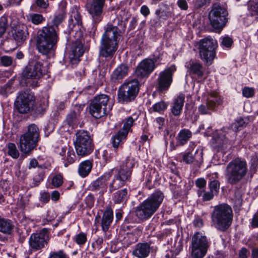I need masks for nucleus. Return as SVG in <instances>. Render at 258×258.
Returning a JSON list of instances; mask_svg holds the SVG:
<instances>
[{
	"label": "nucleus",
	"mask_w": 258,
	"mask_h": 258,
	"mask_svg": "<svg viewBox=\"0 0 258 258\" xmlns=\"http://www.w3.org/2000/svg\"><path fill=\"white\" fill-rule=\"evenodd\" d=\"M164 198L162 192L160 190L155 191L136 207V216L142 221L149 219L158 210Z\"/></svg>",
	"instance_id": "f257e3e1"
},
{
	"label": "nucleus",
	"mask_w": 258,
	"mask_h": 258,
	"mask_svg": "<svg viewBox=\"0 0 258 258\" xmlns=\"http://www.w3.org/2000/svg\"><path fill=\"white\" fill-rule=\"evenodd\" d=\"M58 40L57 30L52 26H47L42 28L36 39L38 51L43 54H47L56 48Z\"/></svg>",
	"instance_id": "f03ea898"
},
{
	"label": "nucleus",
	"mask_w": 258,
	"mask_h": 258,
	"mask_svg": "<svg viewBox=\"0 0 258 258\" xmlns=\"http://www.w3.org/2000/svg\"><path fill=\"white\" fill-rule=\"evenodd\" d=\"M247 173L246 162L240 158L230 161L225 170V180L227 183L236 185L242 180Z\"/></svg>",
	"instance_id": "7ed1b4c3"
},
{
	"label": "nucleus",
	"mask_w": 258,
	"mask_h": 258,
	"mask_svg": "<svg viewBox=\"0 0 258 258\" xmlns=\"http://www.w3.org/2000/svg\"><path fill=\"white\" fill-rule=\"evenodd\" d=\"M213 225L220 231H225L231 224L232 211L227 204H221L214 207L212 214Z\"/></svg>",
	"instance_id": "20e7f679"
},
{
	"label": "nucleus",
	"mask_w": 258,
	"mask_h": 258,
	"mask_svg": "<svg viewBox=\"0 0 258 258\" xmlns=\"http://www.w3.org/2000/svg\"><path fill=\"white\" fill-rule=\"evenodd\" d=\"M39 140V130L34 124L29 125L27 131L21 135L19 148L25 154H29L37 146Z\"/></svg>",
	"instance_id": "39448f33"
},
{
	"label": "nucleus",
	"mask_w": 258,
	"mask_h": 258,
	"mask_svg": "<svg viewBox=\"0 0 258 258\" xmlns=\"http://www.w3.org/2000/svg\"><path fill=\"white\" fill-rule=\"evenodd\" d=\"M47 72V68L41 61L32 62L23 72V77L27 86L36 87L40 77Z\"/></svg>",
	"instance_id": "423d86ee"
},
{
	"label": "nucleus",
	"mask_w": 258,
	"mask_h": 258,
	"mask_svg": "<svg viewBox=\"0 0 258 258\" xmlns=\"http://www.w3.org/2000/svg\"><path fill=\"white\" fill-rule=\"evenodd\" d=\"M76 135L74 144L77 155L84 157L90 155L94 149L93 140L90 133L86 131L80 130Z\"/></svg>",
	"instance_id": "0eeeda50"
},
{
	"label": "nucleus",
	"mask_w": 258,
	"mask_h": 258,
	"mask_svg": "<svg viewBox=\"0 0 258 258\" xmlns=\"http://www.w3.org/2000/svg\"><path fill=\"white\" fill-rule=\"evenodd\" d=\"M124 14V11L119 9L114 14L112 13L110 21L104 27V33L117 38L120 36L125 29V23L123 20Z\"/></svg>",
	"instance_id": "6e6552de"
},
{
	"label": "nucleus",
	"mask_w": 258,
	"mask_h": 258,
	"mask_svg": "<svg viewBox=\"0 0 258 258\" xmlns=\"http://www.w3.org/2000/svg\"><path fill=\"white\" fill-rule=\"evenodd\" d=\"M210 243L207 237L202 233H195L191 237L189 246L192 258H203L207 253Z\"/></svg>",
	"instance_id": "1a4fd4ad"
},
{
	"label": "nucleus",
	"mask_w": 258,
	"mask_h": 258,
	"mask_svg": "<svg viewBox=\"0 0 258 258\" xmlns=\"http://www.w3.org/2000/svg\"><path fill=\"white\" fill-rule=\"evenodd\" d=\"M218 46L217 41L208 37L201 39L199 42V55L206 65L212 64L216 56L215 49Z\"/></svg>",
	"instance_id": "9d476101"
},
{
	"label": "nucleus",
	"mask_w": 258,
	"mask_h": 258,
	"mask_svg": "<svg viewBox=\"0 0 258 258\" xmlns=\"http://www.w3.org/2000/svg\"><path fill=\"white\" fill-rule=\"evenodd\" d=\"M139 91V82L134 79L125 82L118 91V100L121 103H125L134 100Z\"/></svg>",
	"instance_id": "9b49d317"
},
{
	"label": "nucleus",
	"mask_w": 258,
	"mask_h": 258,
	"mask_svg": "<svg viewBox=\"0 0 258 258\" xmlns=\"http://www.w3.org/2000/svg\"><path fill=\"white\" fill-rule=\"evenodd\" d=\"M228 12L222 6L214 4L209 13V20L212 27L216 30H222L228 21Z\"/></svg>",
	"instance_id": "f8f14e48"
},
{
	"label": "nucleus",
	"mask_w": 258,
	"mask_h": 258,
	"mask_svg": "<svg viewBox=\"0 0 258 258\" xmlns=\"http://www.w3.org/2000/svg\"><path fill=\"white\" fill-rule=\"evenodd\" d=\"M108 100V96L105 94L95 96L89 105V112L91 115L96 118L105 115L111 109L107 106Z\"/></svg>",
	"instance_id": "ddd939ff"
},
{
	"label": "nucleus",
	"mask_w": 258,
	"mask_h": 258,
	"mask_svg": "<svg viewBox=\"0 0 258 258\" xmlns=\"http://www.w3.org/2000/svg\"><path fill=\"white\" fill-rule=\"evenodd\" d=\"M35 101L34 94L32 92H21L15 101V108L20 113H27L33 110Z\"/></svg>",
	"instance_id": "4468645a"
},
{
	"label": "nucleus",
	"mask_w": 258,
	"mask_h": 258,
	"mask_svg": "<svg viewBox=\"0 0 258 258\" xmlns=\"http://www.w3.org/2000/svg\"><path fill=\"white\" fill-rule=\"evenodd\" d=\"M117 38L104 32L100 43V55L104 57H112L118 47Z\"/></svg>",
	"instance_id": "2eb2a0df"
},
{
	"label": "nucleus",
	"mask_w": 258,
	"mask_h": 258,
	"mask_svg": "<svg viewBox=\"0 0 258 258\" xmlns=\"http://www.w3.org/2000/svg\"><path fill=\"white\" fill-rule=\"evenodd\" d=\"M176 71L175 66H171L161 72L157 79L158 89L160 92L167 91L173 81V75Z\"/></svg>",
	"instance_id": "dca6fc26"
},
{
	"label": "nucleus",
	"mask_w": 258,
	"mask_h": 258,
	"mask_svg": "<svg viewBox=\"0 0 258 258\" xmlns=\"http://www.w3.org/2000/svg\"><path fill=\"white\" fill-rule=\"evenodd\" d=\"M48 240V230L46 228H43L39 232L31 235L29 239V244L31 250H39L45 246Z\"/></svg>",
	"instance_id": "f3484780"
},
{
	"label": "nucleus",
	"mask_w": 258,
	"mask_h": 258,
	"mask_svg": "<svg viewBox=\"0 0 258 258\" xmlns=\"http://www.w3.org/2000/svg\"><path fill=\"white\" fill-rule=\"evenodd\" d=\"M105 2V0H92L87 4V10L94 23H98L102 21L103 8Z\"/></svg>",
	"instance_id": "a211bd4d"
},
{
	"label": "nucleus",
	"mask_w": 258,
	"mask_h": 258,
	"mask_svg": "<svg viewBox=\"0 0 258 258\" xmlns=\"http://www.w3.org/2000/svg\"><path fill=\"white\" fill-rule=\"evenodd\" d=\"M231 130L233 131V127H231V125L229 127H223L220 131L216 139V142L218 144L217 147L221 148L224 151L231 147L232 143L230 140L232 138H234L236 137V135H234L230 132V131Z\"/></svg>",
	"instance_id": "6ab92c4d"
},
{
	"label": "nucleus",
	"mask_w": 258,
	"mask_h": 258,
	"mask_svg": "<svg viewBox=\"0 0 258 258\" xmlns=\"http://www.w3.org/2000/svg\"><path fill=\"white\" fill-rule=\"evenodd\" d=\"M82 23L81 16L79 13L78 9L76 7L73 8L68 24L70 34L74 35V32H76L79 37H81L80 29Z\"/></svg>",
	"instance_id": "aec40b11"
},
{
	"label": "nucleus",
	"mask_w": 258,
	"mask_h": 258,
	"mask_svg": "<svg viewBox=\"0 0 258 258\" xmlns=\"http://www.w3.org/2000/svg\"><path fill=\"white\" fill-rule=\"evenodd\" d=\"M156 60L147 58L143 60L136 70V74L138 77H148L155 69Z\"/></svg>",
	"instance_id": "412c9836"
},
{
	"label": "nucleus",
	"mask_w": 258,
	"mask_h": 258,
	"mask_svg": "<svg viewBox=\"0 0 258 258\" xmlns=\"http://www.w3.org/2000/svg\"><path fill=\"white\" fill-rule=\"evenodd\" d=\"M113 210L110 207H107L104 211L100 220L99 215L96 216L95 224H100L102 231L105 233L108 231L113 222Z\"/></svg>",
	"instance_id": "4be33fe9"
},
{
	"label": "nucleus",
	"mask_w": 258,
	"mask_h": 258,
	"mask_svg": "<svg viewBox=\"0 0 258 258\" xmlns=\"http://www.w3.org/2000/svg\"><path fill=\"white\" fill-rule=\"evenodd\" d=\"M78 38L72 44L69 56L70 61L73 64H76L79 62V58L83 55L84 52L82 43L79 39L80 37L78 36Z\"/></svg>",
	"instance_id": "5701e85b"
},
{
	"label": "nucleus",
	"mask_w": 258,
	"mask_h": 258,
	"mask_svg": "<svg viewBox=\"0 0 258 258\" xmlns=\"http://www.w3.org/2000/svg\"><path fill=\"white\" fill-rule=\"evenodd\" d=\"M182 161L186 164L195 163L200 167L203 162V152L198 150L195 151L189 150L182 155Z\"/></svg>",
	"instance_id": "b1692460"
},
{
	"label": "nucleus",
	"mask_w": 258,
	"mask_h": 258,
	"mask_svg": "<svg viewBox=\"0 0 258 258\" xmlns=\"http://www.w3.org/2000/svg\"><path fill=\"white\" fill-rule=\"evenodd\" d=\"M185 67L187 69V73L192 77H196L197 79L201 80L205 78V68L202 64L197 62H189L186 63Z\"/></svg>",
	"instance_id": "393cba45"
},
{
	"label": "nucleus",
	"mask_w": 258,
	"mask_h": 258,
	"mask_svg": "<svg viewBox=\"0 0 258 258\" xmlns=\"http://www.w3.org/2000/svg\"><path fill=\"white\" fill-rule=\"evenodd\" d=\"M135 165L133 158H127L125 163H123L118 170L116 175L118 178H120L125 182L130 180L132 174V169Z\"/></svg>",
	"instance_id": "a878e982"
},
{
	"label": "nucleus",
	"mask_w": 258,
	"mask_h": 258,
	"mask_svg": "<svg viewBox=\"0 0 258 258\" xmlns=\"http://www.w3.org/2000/svg\"><path fill=\"white\" fill-rule=\"evenodd\" d=\"M112 172L113 170H111L93 181L92 183V190H100L102 193L105 191L107 187V181L111 177Z\"/></svg>",
	"instance_id": "bb28decb"
},
{
	"label": "nucleus",
	"mask_w": 258,
	"mask_h": 258,
	"mask_svg": "<svg viewBox=\"0 0 258 258\" xmlns=\"http://www.w3.org/2000/svg\"><path fill=\"white\" fill-rule=\"evenodd\" d=\"M128 70L129 68L127 65L120 64L112 73L110 76L111 82L114 84L120 83L127 75Z\"/></svg>",
	"instance_id": "cd10ccee"
},
{
	"label": "nucleus",
	"mask_w": 258,
	"mask_h": 258,
	"mask_svg": "<svg viewBox=\"0 0 258 258\" xmlns=\"http://www.w3.org/2000/svg\"><path fill=\"white\" fill-rule=\"evenodd\" d=\"M151 251V247L147 243H139L136 245L132 254L138 258H146Z\"/></svg>",
	"instance_id": "c85d7f7f"
},
{
	"label": "nucleus",
	"mask_w": 258,
	"mask_h": 258,
	"mask_svg": "<svg viewBox=\"0 0 258 258\" xmlns=\"http://www.w3.org/2000/svg\"><path fill=\"white\" fill-rule=\"evenodd\" d=\"M29 35L28 28L24 24H20L16 27L13 37L17 43H22L25 41Z\"/></svg>",
	"instance_id": "c756f323"
},
{
	"label": "nucleus",
	"mask_w": 258,
	"mask_h": 258,
	"mask_svg": "<svg viewBox=\"0 0 258 258\" xmlns=\"http://www.w3.org/2000/svg\"><path fill=\"white\" fill-rule=\"evenodd\" d=\"M185 99V95L179 93L173 100L171 108L172 114L175 116H179L181 113Z\"/></svg>",
	"instance_id": "7c9ffc66"
},
{
	"label": "nucleus",
	"mask_w": 258,
	"mask_h": 258,
	"mask_svg": "<svg viewBox=\"0 0 258 258\" xmlns=\"http://www.w3.org/2000/svg\"><path fill=\"white\" fill-rule=\"evenodd\" d=\"M127 136L126 132L124 133L119 130L111 137V143L115 152L117 149L122 148V144L125 141Z\"/></svg>",
	"instance_id": "2f4dec72"
},
{
	"label": "nucleus",
	"mask_w": 258,
	"mask_h": 258,
	"mask_svg": "<svg viewBox=\"0 0 258 258\" xmlns=\"http://www.w3.org/2000/svg\"><path fill=\"white\" fill-rule=\"evenodd\" d=\"M192 133L188 129L184 128L178 133L177 137V145L183 146L191 138Z\"/></svg>",
	"instance_id": "473e14b6"
},
{
	"label": "nucleus",
	"mask_w": 258,
	"mask_h": 258,
	"mask_svg": "<svg viewBox=\"0 0 258 258\" xmlns=\"http://www.w3.org/2000/svg\"><path fill=\"white\" fill-rule=\"evenodd\" d=\"M59 154L62 156H64V165L66 167L73 163L75 161L76 155L72 148H69L66 154V150L63 148Z\"/></svg>",
	"instance_id": "72a5a7b5"
},
{
	"label": "nucleus",
	"mask_w": 258,
	"mask_h": 258,
	"mask_svg": "<svg viewBox=\"0 0 258 258\" xmlns=\"http://www.w3.org/2000/svg\"><path fill=\"white\" fill-rule=\"evenodd\" d=\"M14 227V224L11 220L0 216V232L10 234L13 231Z\"/></svg>",
	"instance_id": "f704fd0d"
},
{
	"label": "nucleus",
	"mask_w": 258,
	"mask_h": 258,
	"mask_svg": "<svg viewBox=\"0 0 258 258\" xmlns=\"http://www.w3.org/2000/svg\"><path fill=\"white\" fill-rule=\"evenodd\" d=\"M92 168V163L88 160L81 162L78 168L79 174L82 177L87 176Z\"/></svg>",
	"instance_id": "c9c22d12"
},
{
	"label": "nucleus",
	"mask_w": 258,
	"mask_h": 258,
	"mask_svg": "<svg viewBox=\"0 0 258 258\" xmlns=\"http://www.w3.org/2000/svg\"><path fill=\"white\" fill-rule=\"evenodd\" d=\"M66 17V12L63 9H61L60 11L55 13L54 15V17L51 21L52 25H51L52 27L54 28L57 30L58 33L57 27L60 25L62 22L64 20ZM50 26V25H49Z\"/></svg>",
	"instance_id": "e433bc0d"
},
{
	"label": "nucleus",
	"mask_w": 258,
	"mask_h": 258,
	"mask_svg": "<svg viewBox=\"0 0 258 258\" xmlns=\"http://www.w3.org/2000/svg\"><path fill=\"white\" fill-rule=\"evenodd\" d=\"M127 198V191L126 189H123L115 192L112 200L115 203L120 204L125 202Z\"/></svg>",
	"instance_id": "4c0bfd02"
},
{
	"label": "nucleus",
	"mask_w": 258,
	"mask_h": 258,
	"mask_svg": "<svg viewBox=\"0 0 258 258\" xmlns=\"http://www.w3.org/2000/svg\"><path fill=\"white\" fill-rule=\"evenodd\" d=\"M27 19L34 25H39L45 21V18L41 14L30 13L27 16Z\"/></svg>",
	"instance_id": "58836bf2"
},
{
	"label": "nucleus",
	"mask_w": 258,
	"mask_h": 258,
	"mask_svg": "<svg viewBox=\"0 0 258 258\" xmlns=\"http://www.w3.org/2000/svg\"><path fill=\"white\" fill-rule=\"evenodd\" d=\"M197 195L199 200L202 202L209 201L212 200L215 195L210 191H206L205 189H198Z\"/></svg>",
	"instance_id": "ea45409f"
},
{
	"label": "nucleus",
	"mask_w": 258,
	"mask_h": 258,
	"mask_svg": "<svg viewBox=\"0 0 258 258\" xmlns=\"http://www.w3.org/2000/svg\"><path fill=\"white\" fill-rule=\"evenodd\" d=\"M125 182V181L120 178H118V176L116 175L109 185L110 192H112L113 190L122 186Z\"/></svg>",
	"instance_id": "a19ab883"
},
{
	"label": "nucleus",
	"mask_w": 258,
	"mask_h": 258,
	"mask_svg": "<svg viewBox=\"0 0 258 258\" xmlns=\"http://www.w3.org/2000/svg\"><path fill=\"white\" fill-rule=\"evenodd\" d=\"M135 119H134L132 116H128L125 118L122 121L123 126L120 130L123 133H126V135H128L129 132L131 131V127L133 126Z\"/></svg>",
	"instance_id": "79ce46f5"
},
{
	"label": "nucleus",
	"mask_w": 258,
	"mask_h": 258,
	"mask_svg": "<svg viewBox=\"0 0 258 258\" xmlns=\"http://www.w3.org/2000/svg\"><path fill=\"white\" fill-rule=\"evenodd\" d=\"M207 101L209 104L213 105V107L215 108L217 105L220 104L221 101L220 96L217 92L211 93L207 98Z\"/></svg>",
	"instance_id": "37998d69"
},
{
	"label": "nucleus",
	"mask_w": 258,
	"mask_h": 258,
	"mask_svg": "<svg viewBox=\"0 0 258 258\" xmlns=\"http://www.w3.org/2000/svg\"><path fill=\"white\" fill-rule=\"evenodd\" d=\"M8 154L14 159H17L19 156V152L15 144L10 143L7 145Z\"/></svg>",
	"instance_id": "c03bdc74"
},
{
	"label": "nucleus",
	"mask_w": 258,
	"mask_h": 258,
	"mask_svg": "<svg viewBox=\"0 0 258 258\" xmlns=\"http://www.w3.org/2000/svg\"><path fill=\"white\" fill-rule=\"evenodd\" d=\"M214 109L213 105L209 104V102L206 101L205 103H203L199 107L198 110L201 114H210Z\"/></svg>",
	"instance_id": "a18cd8bd"
},
{
	"label": "nucleus",
	"mask_w": 258,
	"mask_h": 258,
	"mask_svg": "<svg viewBox=\"0 0 258 258\" xmlns=\"http://www.w3.org/2000/svg\"><path fill=\"white\" fill-rule=\"evenodd\" d=\"M77 114L75 111L71 112L67 117L66 121L69 126L74 127L77 123Z\"/></svg>",
	"instance_id": "49530a36"
},
{
	"label": "nucleus",
	"mask_w": 258,
	"mask_h": 258,
	"mask_svg": "<svg viewBox=\"0 0 258 258\" xmlns=\"http://www.w3.org/2000/svg\"><path fill=\"white\" fill-rule=\"evenodd\" d=\"M245 124V121L241 118H238L236 121L231 124V127H233V131H230V132L234 135H236V132L239 130V128L242 127Z\"/></svg>",
	"instance_id": "de8ad7c7"
},
{
	"label": "nucleus",
	"mask_w": 258,
	"mask_h": 258,
	"mask_svg": "<svg viewBox=\"0 0 258 258\" xmlns=\"http://www.w3.org/2000/svg\"><path fill=\"white\" fill-rule=\"evenodd\" d=\"M209 186L210 191L216 195L218 193L219 190L220 182L217 180H213L209 183Z\"/></svg>",
	"instance_id": "09e8293b"
},
{
	"label": "nucleus",
	"mask_w": 258,
	"mask_h": 258,
	"mask_svg": "<svg viewBox=\"0 0 258 258\" xmlns=\"http://www.w3.org/2000/svg\"><path fill=\"white\" fill-rule=\"evenodd\" d=\"M248 10L252 16H258V1H252L248 4Z\"/></svg>",
	"instance_id": "8fccbe9b"
},
{
	"label": "nucleus",
	"mask_w": 258,
	"mask_h": 258,
	"mask_svg": "<svg viewBox=\"0 0 258 258\" xmlns=\"http://www.w3.org/2000/svg\"><path fill=\"white\" fill-rule=\"evenodd\" d=\"M48 101L47 98H43L41 101L38 106L37 107V111L40 113H42L48 107Z\"/></svg>",
	"instance_id": "3c124183"
},
{
	"label": "nucleus",
	"mask_w": 258,
	"mask_h": 258,
	"mask_svg": "<svg viewBox=\"0 0 258 258\" xmlns=\"http://www.w3.org/2000/svg\"><path fill=\"white\" fill-rule=\"evenodd\" d=\"M48 258H69V256L62 250L52 251Z\"/></svg>",
	"instance_id": "603ef678"
},
{
	"label": "nucleus",
	"mask_w": 258,
	"mask_h": 258,
	"mask_svg": "<svg viewBox=\"0 0 258 258\" xmlns=\"http://www.w3.org/2000/svg\"><path fill=\"white\" fill-rule=\"evenodd\" d=\"M63 182L62 176L60 174L55 175L51 180L52 185L54 187H58L60 186Z\"/></svg>",
	"instance_id": "864d4df0"
},
{
	"label": "nucleus",
	"mask_w": 258,
	"mask_h": 258,
	"mask_svg": "<svg viewBox=\"0 0 258 258\" xmlns=\"http://www.w3.org/2000/svg\"><path fill=\"white\" fill-rule=\"evenodd\" d=\"M167 105L163 101H160L155 104L152 108L154 111L161 112L167 108Z\"/></svg>",
	"instance_id": "5fc2aeb1"
},
{
	"label": "nucleus",
	"mask_w": 258,
	"mask_h": 258,
	"mask_svg": "<svg viewBox=\"0 0 258 258\" xmlns=\"http://www.w3.org/2000/svg\"><path fill=\"white\" fill-rule=\"evenodd\" d=\"M75 241L79 245L84 244L87 241V235L84 233H80L76 235Z\"/></svg>",
	"instance_id": "6e6d98bb"
},
{
	"label": "nucleus",
	"mask_w": 258,
	"mask_h": 258,
	"mask_svg": "<svg viewBox=\"0 0 258 258\" xmlns=\"http://www.w3.org/2000/svg\"><path fill=\"white\" fill-rule=\"evenodd\" d=\"M7 20L6 17L0 18V38L4 34L6 31Z\"/></svg>",
	"instance_id": "4d7b16f0"
},
{
	"label": "nucleus",
	"mask_w": 258,
	"mask_h": 258,
	"mask_svg": "<svg viewBox=\"0 0 258 258\" xmlns=\"http://www.w3.org/2000/svg\"><path fill=\"white\" fill-rule=\"evenodd\" d=\"M13 59L11 56L4 55L1 58V62L5 67H9L12 64Z\"/></svg>",
	"instance_id": "13d9d810"
},
{
	"label": "nucleus",
	"mask_w": 258,
	"mask_h": 258,
	"mask_svg": "<svg viewBox=\"0 0 258 258\" xmlns=\"http://www.w3.org/2000/svg\"><path fill=\"white\" fill-rule=\"evenodd\" d=\"M233 43V40L231 38L228 36H225L222 38L221 44L223 47L229 48Z\"/></svg>",
	"instance_id": "bf43d9fd"
},
{
	"label": "nucleus",
	"mask_w": 258,
	"mask_h": 258,
	"mask_svg": "<svg viewBox=\"0 0 258 258\" xmlns=\"http://www.w3.org/2000/svg\"><path fill=\"white\" fill-rule=\"evenodd\" d=\"M254 93V89L252 88L244 87L242 90V94L246 98H249L253 96Z\"/></svg>",
	"instance_id": "052dcab7"
},
{
	"label": "nucleus",
	"mask_w": 258,
	"mask_h": 258,
	"mask_svg": "<svg viewBox=\"0 0 258 258\" xmlns=\"http://www.w3.org/2000/svg\"><path fill=\"white\" fill-rule=\"evenodd\" d=\"M196 185L199 187L198 189H205L206 181L203 178H198L196 181Z\"/></svg>",
	"instance_id": "680f3d73"
},
{
	"label": "nucleus",
	"mask_w": 258,
	"mask_h": 258,
	"mask_svg": "<svg viewBox=\"0 0 258 258\" xmlns=\"http://www.w3.org/2000/svg\"><path fill=\"white\" fill-rule=\"evenodd\" d=\"M36 5L37 7L42 9H46L49 6L47 0H36Z\"/></svg>",
	"instance_id": "e2e57ef3"
},
{
	"label": "nucleus",
	"mask_w": 258,
	"mask_h": 258,
	"mask_svg": "<svg viewBox=\"0 0 258 258\" xmlns=\"http://www.w3.org/2000/svg\"><path fill=\"white\" fill-rule=\"evenodd\" d=\"M110 150H106L103 151L102 156L103 159L107 162L110 161V160L114 156V154L110 153Z\"/></svg>",
	"instance_id": "0e129e2a"
},
{
	"label": "nucleus",
	"mask_w": 258,
	"mask_h": 258,
	"mask_svg": "<svg viewBox=\"0 0 258 258\" xmlns=\"http://www.w3.org/2000/svg\"><path fill=\"white\" fill-rule=\"evenodd\" d=\"M164 118L161 117L156 118L154 121V125H156L159 129H161L163 125L164 124Z\"/></svg>",
	"instance_id": "69168bd1"
},
{
	"label": "nucleus",
	"mask_w": 258,
	"mask_h": 258,
	"mask_svg": "<svg viewBox=\"0 0 258 258\" xmlns=\"http://www.w3.org/2000/svg\"><path fill=\"white\" fill-rule=\"evenodd\" d=\"M155 14L159 19H166L167 17L166 13L164 11H162L161 9L157 10L155 12Z\"/></svg>",
	"instance_id": "338daca9"
},
{
	"label": "nucleus",
	"mask_w": 258,
	"mask_h": 258,
	"mask_svg": "<svg viewBox=\"0 0 258 258\" xmlns=\"http://www.w3.org/2000/svg\"><path fill=\"white\" fill-rule=\"evenodd\" d=\"M251 226L253 228L258 227V211L253 216Z\"/></svg>",
	"instance_id": "774afa93"
}]
</instances>
